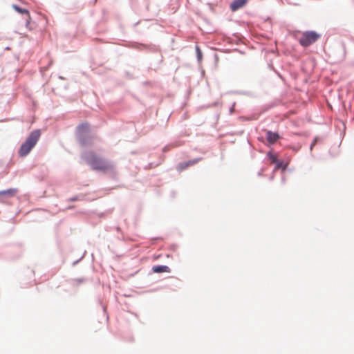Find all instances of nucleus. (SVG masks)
<instances>
[{
  "instance_id": "nucleus-1",
  "label": "nucleus",
  "mask_w": 354,
  "mask_h": 354,
  "mask_svg": "<svg viewBox=\"0 0 354 354\" xmlns=\"http://www.w3.org/2000/svg\"><path fill=\"white\" fill-rule=\"evenodd\" d=\"M87 163L94 170L106 173L113 169V165L109 160L97 156L93 152H90L84 156Z\"/></svg>"
},
{
  "instance_id": "nucleus-2",
  "label": "nucleus",
  "mask_w": 354,
  "mask_h": 354,
  "mask_svg": "<svg viewBox=\"0 0 354 354\" xmlns=\"http://www.w3.org/2000/svg\"><path fill=\"white\" fill-rule=\"evenodd\" d=\"M41 136L39 130H35L29 135L26 140L21 145L19 150L20 156L24 157L30 153L35 147Z\"/></svg>"
},
{
  "instance_id": "nucleus-3",
  "label": "nucleus",
  "mask_w": 354,
  "mask_h": 354,
  "mask_svg": "<svg viewBox=\"0 0 354 354\" xmlns=\"http://www.w3.org/2000/svg\"><path fill=\"white\" fill-rule=\"evenodd\" d=\"M320 37L321 35L315 31H306L302 33L299 42L302 46L308 47L317 41Z\"/></svg>"
},
{
  "instance_id": "nucleus-4",
  "label": "nucleus",
  "mask_w": 354,
  "mask_h": 354,
  "mask_svg": "<svg viewBox=\"0 0 354 354\" xmlns=\"http://www.w3.org/2000/svg\"><path fill=\"white\" fill-rule=\"evenodd\" d=\"M247 2L248 0H234L230 4V9L232 11H236L244 6Z\"/></svg>"
},
{
  "instance_id": "nucleus-5",
  "label": "nucleus",
  "mask_w": 354,
  "mask_h": 354,
  "mask_svg": "<svg viewBox=\"0 0 354 354\" xmlns=\"http://www.w3.org/2000/svg\"><path fill=\"white\" fill-rule=\"evenodd\" d=\"M266 140L267 141L271 144L273 145L277 142V140L279 139V136L277 133L272 132L270 131H268L266 132Z\"/></svg>"
},
{
  "instance_id": "nucleus-6",
  "label": "nucleus",
  "mask_w": 354,
  "mask_h": 354,
  "mask_svg": "<svg viewBox=\"0 0 354 354\" xmlns=\"http://www.w3.org/2000/svg\"><path fill=\"white\" fill-rule=\"evenodd\" d=\"M198 162V160H191L187 162L180 163L177 167V170L178 171H182L187 169V167L192 166Z\"/></svg>"
},
{
  "instance_id": "nucleus-7",
  "label": "nucleus",
  "mask_w": 354,
  "mask_h": 354,
  "mask_svg": "<svg viewBox=\"0 0 354 354\" xmlns=\"http://www.w3.org/2000/svg\"><path fill=\"white\" fill-rule=\"evenodd\" d=\"M12 8L19 13H21V14H25L26 15V21L27 23H29L30 21V13L28 12V10L26 9H24V8H21L20 7H19L17 5H13L12 6Z\"/></svg>"
},
{
  "instance_id": "nucleus-8",
  "label": "nucleus",
  "mask_w": 354,
  "mask_h": 354,
  "mask_svg": "<svg viewBox=\"0 0 354 354\" xmlns=\"http://www.w3.org/2000/svg\"><path fill=\"white\" fill-rule=\"evenodd\" d=\"M152 270L156 273L170 272L169 268L167 266H155L152 268Z\"/></svg>"
},
{
  "instance_id": "nucleus-9",
  "label": "nucleus",
  "mask_w": 354,
  "mask_h": 354,
  "mask_svg": "<svg viewBox=\"0 0 354 354\" xmlns=\"http://www.w3.org/2000/svg\"><path fill=\"white\" fill-rule=\"evenodd\" d=\"M17 193V189L11 188L4 191H0V196H14Z\"/></svg>"
},
{
  "instance_id": "nucleus-10",
  "label": "nucleus",
  "mask_w": 354,
  "mask_h": 354,
  "mask_svg": "<svg viewBox=\"0 0 354 354\" xmlns=\"http://www.w3.org/2000/svg\"><path fill=\"white\" fill-rule=\"evenodd\" d=\"M89 130V125L87 123L81 124L77 127V131L80 134L86 132Z\"/></svg>"
},
{
  "instance_id": "nucleus-11",
  "label": "nucleus",
  "mask_w": 354,
  "mask_h": 354,
  "mask_svg": "<svg viewBox=\"0 0 354 354\" xmlns=\"http://www.w3.org/2000/svg\"><path fill=\"white\" fill-rule=\"evenodd\" d=\"M315 142H316V140H314V142L311 145V147H310L311 149L315 145Z\"/></svg>"
}]
</instances>
